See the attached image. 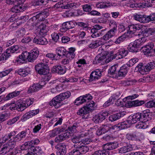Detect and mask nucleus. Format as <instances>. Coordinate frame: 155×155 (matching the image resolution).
Returning <instances> with one entry per match:
<instances>
[{
    "mask_svg": "<svg viewBox=\"0 0 155 155\" xmlns=\"http://www.w3.org/2000/svg\"><path fill=\"white\" fill-rule=\"evenodd\" d=\"M143 34L147 37L148 36L154 35L155 34V28H146L144 31Z\"/></svg>",
    "mask_w": 155,
    "mask_h": 155,
    "instance_id": "obj_44",
    "label": "nucleus"
},
{
    "mask_svg": "<svg viewBox=\"0 0 155 155\" xmlns=\"http://www.w3.org/2000/svg\"><path fill=\"white\" fill-rule=\"evenodd\" d=\"M8 141L4 145L2 148L0 147V155H4L9 152L14 147Z\"/></svg>",
    "mask_w": 155,
    "mask_h": 155,
    "instance_id": "obj_13",
    "label": "nucleus"
},
{
    "mask_svg": "<svg viewBox=\"0 0 155 155\" xmlns=\"http://www.w3.org/2000/svg\"><path fill=\"white\" fill-rule=\"evenodd\" d=\"M39 110L38 109L30 110L24 114L21 117V120L22 121H25L37 115L39 113Z\"/></svg>",
    "mask_w": 155,
    "mask_h": 155,
    "instance_id": "obj_12",
    "label": "nucleus"
},
{
    "mask_svg": "<svg viewBox=\"0 0 155 155\" xmlns=\"http://www.w3.org/2000/svg\"><path fill=\"white\" fill-rule=\"evenodd\" d=\"M93 98V97L89 94L80 96L76 98L74 103L77 105L81 104L86 102L87 103L90 102Z\"/></svg>",
    "mask_w": 155,
    "mask_h": 155,
    "instance_id": "obj_6",
    "label": "nucleus"
},
{
    "mask_svg": "<svg viewBox=\"0 0 155 155\" xmlns=\"http://www.w3.org/2000/svg\"><path fill=\"white\" fill-rule=\"evenodd\" d=\"M26 6L23 5L19 4L16 5L12 8L11 11L14 13H18L20 12H23L26 9Z\"/></svg>",
    "mask_w": 155,
    "mask_h": 155,
    "instance_id": "obj_24",
    "label": "nucleus"
},
{
    "mask_svg": "<svg viewBox=\"0 0 155 155\" xmlns=\"http://www.w3.org/2000/svg\"><path fill=\"white\" fill-rule=\"evenodd\" d=\"M108 52L103 51L100 54H98L95 58V60L96 64L101 63L102 64L106 58V56L108 55Z\"/></svg>",
    "mask_w": 155,
    "mask_h": 155,
    "instance_id": "obj_14",
    "label": "nucleus"
},
{
    "mask_svg": "<svg viewBox=\"0 0 155 155\" xmlns=\"http://www.w3.org/2000/svg\"><path fill=\"white\" fill-rule=\"evenodd\" d=\"M50 0H36L35 5H45L48 3Z\"/></svg>",
    "mask_w": 155,
    "mask_h": 155,
    "instance_id": "obj_58",
    "label": "nucleus"
},
{
    "mask_svg": "<svg viewBox=\"0 0 155 155\" xmlns=\"http://www.w3.org/2000/svg\"><path fill=\"white\" fill-rule=\"evenodd\" d=\"M145 2L144 4L146 7H151L152 4L155 3V0H145Z\"/></svg>",
    "mask_w": 155,
    "mask_h": 155,
    "instance_id": "obj_64",
    "label": "nucleus"
},
{
    "mask_svg": "<svg viewBox=\"0 0 155 155\" xmlns=\"http://www.w3.org/2000/svg\"><path fill=\"white\" fill-rule=\"evenodd\" d=\"M89 113V112L86 108V107L84 106L78 110L77 114L78 115L83 116L84 115L87 114Z\"/></svg>",
    "mask_w": 155,
    "mask_h": 155,
    "instance_id": "obj_45",
    "label": "nucleus"
},
{
    "mask_svg": "<svg viewBox=\"0 0 155 155\" xmlns=\"http://www.w3.org/2000/svg\"><path fill=\"white\" fill-rule=\"evenodd\" d=\"M16 134L15 132L13 131L5 135L2 137L3 142L8 141L14 147L17 142H19L25 137L27 134L26 131H23L15 136Z\"/></svg>",
    "mask_w": 155,
    "mask_h": 155,
    "instance_id": "obj_1",
    "label": "nucleus"
},
{
    "mask_svg": "<svg viewBox=\"0 0 155 155\" xmlns=\"http://www.w3.org/2000/svg\"><path fill=\"white\" fill-rule=\"evenodd\" d=\"M144 123L150 120L151 117V115L149 113H148L147 111H144L143 112Z\"/></svg>",
    "mask_w": 155,
    "mask_h": 155,
    "instance_id": "obj_54",
    "label": "nucleus"
},
{
    "mask_svg": "<svg viewBox=\"0 0 155 155\" xmlns=\"http://www.w3.org/2000/svg\"><path fill=\"white\" fill-rule=\"evenodd\" d=\"M88 134L87 132H83L81 134L72 137L71 138V140L72 142L75 143L74 145H76V144L78 145L81 144V138L84 136H86Z\"/></svg>",
    "mask_w": 155,
    "mask_h": 155,
    "instance_id": "obj_15",
    "label": "nucleus"
},
{
    "mask_svg": "<svg viewBox=\"0 0 155 155\" xmlns=\"http://www.w3.org/2000/svg\"><path fill=\"white\" fill-rule=\"evenodd\" d=\"M132 150V148L131 146L126 145L119 149V152L120 153H125L130 152Z\"/></svg>",
    "mask_w": 155,
    "mask_h": 155,
    "instance_id": "obj_41",
    "label": "nucleus"
},
{
    "mask_svg": "<svg viewBox=\"0 0 155 155\" xmlns=\"http://www.w3.org/2000/svg\"><path fill=\"white\" fill-rule=\"evenodd\" d=\"M29 52L27 51L22 52L21 54L19 56V58L17 59V61L21 62V61H25L27 59L28 60Z\"/></svg>",
    "mask_w": 155,
    "mask_h": 155,
    "instance_id": "obj_40",
    "label": "nucleus"
},
{
    "mask_svg": "<svg viewBox=\"0 0 155 155\" xmlns=\"http://www.w3.org/2000/svg\"><path fill=\"white\" fill-rule=\"evenodd\" d=\"M29 152L31 155H42L44 154L41 148L39 146L31 147Z\"/></svg>",
    "mask_w": 155,
    "mask_h": 155,
    "instance_id": "obj_18",
    "label": "nucleus"
},
{
    "mask_svg": "<svg viewBox=\"0 0 155 155\" xmlns=\"http://www.w3.org/2000/svg\"><path fill=\"white\" fill-rule=\"evenodd\" d=\"M146 39L144 37L141 38H140L135 40L134 41L132 42L135 46L137 48H139L141 45L143 44L146 41Z\"/></svg>",
    "mask_w": 155,
    "mask_h": 155,
    "instance_id": "obj_36",
    "label": "nucleus"
},
{
    "mask_svg": "<svg viewBox=\"0 0 155 155\" xmlns=\"http://www.w3.org/2000/svg\"><path fill=\"white\" fill-rule=\"evenodd\" d=\"M20 91L16 90L15 91L10 93L8 94V95L5 97V100H8L15 97H16L18 96L20 93Z\"/></svg>",
    "mask_w": 155,
    "mask_h": 155,
    "instance_id": "obj_39",
    "label": "nucleus"
},
{
    "mask_svg": "<svg viewBox=\"0 0 155 155\" xmlns=\"http://www.w3.org/2000/svg\"><path fill=\"white\" fill-rule=\"evenodd\" d=\"M31 148V145L28 141L25 142L24 144H22L20 147V149L21 150H28V152L30 150Z\"/></svg>",
    "mask_w": 155,
    "mask_h": 155,
    "instance_id": "obj_50",
    "label": "nucleus"
},
{
    "mask_svg": "<svg viewBox=\"0 0 155 155\" xmlns=\"http://www.w3.org/2000/svg\"><path fill=\"white\" fill-rule=\"evenodd\" d=\"M126 138L128 140H139L137 137L134 134H126Z\"/></svg>",
    "mask_w": 155,
    "mask_h": 155,
    "instance_id": "obj_51",
    "label": "nucleus"
},
{
    "mask_svg": "<svg viewBox=\"0 0 155 155\" xmlns=\"http://www.w3.org/2000/svg\"><path fill=\"white\" fill-rule=\"evenodd\" d=\"M107 114L105 112H102L94 116L93 120L96 123H99L106 118Z\"/></svg>",
    "mask_w": 155,
    "mask_h": 155,
    "instance_id": "obj_19",
    "label": "nucleus"
},
{
    "mask_svg": "<svg viewBox=\"0 0 155 155\" xmlns=\"http://www.w3.org/2000/svg\"><path fill=\"white\" fill-rule=\"evenodd\" d=\"M56 155H65L67 152L66 146L62 143L57 144L55 146Z\"/></svg>",
    "mask_w": 155,
    "mask_h": 155,
    "instance_id": "obj_10",
    "label": "nucleus"
},
{
    "mask_svg": "<svg viewBox=\"0 0 155 155\" xmlns=\"http://www.w3.org/2000/svg\"><path fill=\"white\" fill-rule=\"evenodd\" d=\"M118 147L117 142L108 143L104 145L103 150L95 151L92 155H109V150L114 149Z\"/></svg>",
    "mask_w": 155,
    "mask_h": 155,
    "instance_id": "obj_3",
    "label": "nucleus"
},
{
    "mask_svg": "<svg viewBox=\"0 0 155 155\" xmlns=\"http://www.w3.org/2000/svg\"><path fill=\"white\" fill-rule=\"evenodd\" d=\"M129 122H130V121H129L128 120L127 121H124L118 124L117 125H114L112 127L113 129L116 130L117 131H118L127 128L129 127V124H131L129 123Z\"/></svg>",
    "mask_w": 155,
    "mask_h": 155,
    "instance_id": "obj_16",
    "label": "nucleus"
},
{
    "mask_svg": "<svg viewBox=\"0 0 155 155\" xmlns=\"http://www.w3.org/2000/svg\"><path fill=\"white\" fill-rule=\"evenodd\" d=\"M95 103L93 101H90L87 103L86 106V108L89 112L91 111L94 110L95 107Z\"/></svg>",
    "mask_w": 155,
    "mask_h": 155,
    "instance_id": "obj_47",
    "label": "nucleus"
},
{
    "mask_svg": "<svg viewBox=\"0 0 155 155\" xmlns=\"http://www.w3.org/2000/svg\"><path fill=\"white\" fill-rule=\"evenodd\" d=\"M34 101V99L33 98H29L27 99L25 103L22 102V103L25 104L26 108L32 104Z\"/></svg>",
    "mask_w": 155,
    "mask_h": 155,
    "instance_id": "obj_55",
    "label": "nucleus"
},
{
    "mask_svg": "<svg viewBox=\"0 0 155 155\" xmlns=\"http://www.w3.org/2000/svg\"><path fill=\"white\" fill-rule=\"evenodd\" d=\"M117 67L118 66L117 65L111 66L108 71V74L111 75L115 74Z\"/></svg>",
    "mask_w": 155,
    "mask_h": 155,
    "instance_id": "obj_61",
    "label": "nucleus"
},
{
    "mask_svg": "<svg viewBox=\"0 0 155 155\" xmlns=\"http://www.w3.org/2000/svg\"><path fill=\"white\" fill-rule=\"evenodd\" d=\"M75 50L76 49L74 48L71 47L68 48V50H66L65 57L69 58L70 59H73L75 56Z\"/></svg>",
    "mask_w": 155,
    "mask_h": 155,
    "instance_id": "obj_28",
    "label": "nucleus"
},
{
    "mask_svg": "<svg viewBox=\"0 0 155 155\" xmlns=\"http://www.w3.org/2000/svg\"><path fill=\"white\" fill-rule=\"evenodd\" d=\"M39 51L36 49H34L29 52L28 61L29 62H31L35 60L39 55Z\"/></svg>",
    "mask_w": 155,
    "mask_h": 155,
    "instance_id": "obj_20",
    "label": "nucleus"
},
{
    "mask_svg": "<svg viewBox=\"0 0 155 155\" xmlns=\"http://www.w3.org/2000/svg\"><path fill=\"white\" fill-rule=\"evenodd\" d=\"M104 44V43L101 39L98 40L93 41L88 45L91 48H96L101 45Z\"/></svg>",
    "mask_w": 155,
    "mask_h": 155,
    "instance_id": "obj_32",
    "label": "nucleus"
},
{
    "mask_svg": "<svg viewBox=\"0 0 155 155\" xmlns=\"http://www.w3.org/2000/svg\"><path fill=\"white\" fill-rule=\"evenodd\" d=\"M52 71L59 74H63L66 72V69L63 66L57 65L53 67Z\"/></svg>",
    "mask_w": 155,
    "mask_h": 155,
    "instance_id": "obj_23",
    "label": "nucleus"
},
{
    "mask_svg": "<svg viewBox=\"0 0 155 155\" xmlns=\"http://www.w3.org/2000/svg\"><path fill=\"white\" fill-rule=\"evenodd\" d=\"M101 75V71L99 70H96L91 72L90 76V79L92 81L98 80Z\"/></svg>",
    "mask_w": 155,
    "mask_h": 155,
    "instance_id": "obj_30",
    "label": "nucleus"
},
{
    "mask_svg": "<svg viewBox=\"0 0 155 155\" xmlns=\"http://www.w3.org/2000/svg\"><path fill=\"white\" fill-rule=\"evenodd\" d=\"M141 28V26L139 25H130L127 28V33L132 34L137 31L139 30Z\"/></svg>",
    "mask_w": 155,
    "mask_h": 155,
    "instance_id": "obj_22",
    "label": "nucleus"
},
{
    "mask_svg": "<svg viewBox=\"0 0 155 155\" xmlns=\"http://www.w3.org/2000/svg\"><path fill=\"white\" fill-rule=\"evenodd\" d=\"M71 95V93L69 91H67L60 94L54 97L49 102V104L52 106H54L55 108L60 107L61 102L65 99H68Z\"/></svg>",
    "mask_w": 155,
    "mask_h": 155,
    "instance_id": "obj_2",
    "label": "nucleus"
},
{
    "mask_svg": "<svg viewBox=\"0 0 155 155\" xmlns=\"http://www.w3.org/2000/svg\"><path fill=\"white\" fill-rule=\"evenodd\" d=\"M79 123H74L72 126H70L68 127V130L72 133H76L78 131L79 127Z\"/></svg>",
    "mask_w": 155,
    "mask_h": 155,
    "instance_id": "obj_46",
    "label": "nucleus"
},
{
    "mask_svg": "<svg viewBox=\"0 0 155 155\" xmlns=\"http://www.w3.org/2000/svg\"><path fill=\"white\" fill-rule=\"evenodd\" d=\"M71 25V23L70 22L64 23L60 28V31L62 32H64L72 28L73 27Z\"/></svg>",
    "mask_w": 155,
    "mask_h": 155,
    "instance_id": "obj_35",
    "label": "nucleus"
},
{
    "mask_svg": "<svg viewBox=\"0 0 155 155\" xmlns=\"http://www.w3.org/2000/svg\"><path fill=\"white\" fill-rule=\"evenodd\" d=\"M39 86V85H38V84H33L29 87L27 91V93L31 94L37 92L40 89Z\"/></svg>",
    "mask_w": 155,
    "mask_h": 155,
    "instance_id": "obj_33",
    "label": "nucleus"
},
{
    "mask_svg": "<svg viewBox=\"0 0 155 155\" xmlns=\"http://www.w3.org/2000/svg\"><path fill=\"white\" fill-rule=\"evenodd\" d=\"M66 50L64 47H59L57 48L56 50V54L59 57L65 56Z\"/></svg>",
    "mask_w": 155,
    "mask_h": 155,
    "instance_id": "obj_38",
    "label": "nucleus"
},
{
    "mask_svg": "<svg viewBox=\"0 0 155 155\" xmlns=\"http://www.w3.org/2000/svg\"><path fill=\"white\" fill-rule=\"evenodd\" d=\"M60 132V128H56L54 129L49 132V136L50 137H53L56 136Z\"/></svg>",
    "mask_w": 155,
    "mask_h": 155,
    "instance_id": "obj_48",
    "label": "nucleus"
},
{
    "mask_svg": "<svg viewBox=\"0 0 155 155\" xmlns=\"http://www.w3.org/2000/svg\"><path fill=\"white\" fill-rule=\"evenodd\" d=\"M155 67V63L154 62H150L147 64L145 66V71H148L154 68Z\"/></svg>",
    "mask_w": 155,
    "mask_h": 155,
    "instance_id": "obj_52",
    "label": "nucleus"
},
{
    "mask_svg": "<svg viewBox=\"0 0 155 155\" xmlns=\"http://www.w3.org/2000/svg\"><path fill=\"white\" fill-rule=\"evenodd\" d=\"M139 22L141 23H147L151 21V16H147L145 15H142L141 16Z\"/></svg>",
    "mask_w": 155,
    "mask_h": 155,
    "instance_id": "obj_42",
    "label": "nucleus"
},
{
    "mask_svg": "<svg viewBox=\"0 0 155 155\" xmlns=\"http://www.w3.org/2000/svg\"><path fill=\"white\" fill-rule=\"evenodd\" d=\"M124 116L122 112L113 114L110 116L109 117V120L111 122L116 121L119 119L121 117Z\"/></svg>",
    "mask_w": 155,
    "mask_h": 155,
    "instance_id": "obj_37",
    "label": "nucleus"
},
{
    "mask_svg": "<svg viewBox=\"0 0 155 155\" xmlns=\"http://www.w3.org/2000/svg\"><path fill=\"white\" fill-rule=\"evenodd\" d=\"M18 74L22 77H25L29 74V72L25 69H20L18 72Z\"/></svg>",
    "mask_w": 155,
    "mask_h": 155,
    "instance_id": "obj_62",
    "label": "nucleus"
},
{
    "mask_svg": "<svg viewBox=\"0 0 155 155\" xmlns=\"http://www.w3.org/2000/svg\"><path fill=\"white\" fill-rule=\"evenodd\" d=\"M103 27L99 25H96L93 26L91 29V32L92 34L91 37L92 38H96L102 35L101 32H98V31L102 29Z\"/></svg>",
    "mask_w": 155,
    "mask_h": 155,
    "instance_id": "obj_11",
    "label": "nucleus"
},
{
    "mask_svg": "<svg viewBox=\"0 0 155 155\" xmlns=\"http://www.w3.org/2000/svg\"><path fill=\"white\" fill-rule=\"evenodd\" d=\"M154 47L153 43L151 42L148 44V45L144 46L141 48V50H142L144 54H147L150 53V51Z\"/></svg>",
    "mask_w": 155,
    "mask_h": 155,
    "instance_id": "obj_31",
    "label": "nucleus"
},
{
    "mask_svg": "<svg viewBox=\"0 0 155 155\" xmlns=\"http://www.w3.org/2000/svg\"><path fill=\"white\" fill-rule=\"evenodd\" d=\"M78 6V4L76 3H67L66 5H65L63 6H62V8L63 7L64 9H69L70 8H74L77 7Z\"/></svg>",
    "mask_w": 155,
    "mask_h": 155,
    "instance_id": "obj_49",
    "label": "nucleus"
},
{
    "mask_svg": "<svg viewBox=\"0 0 155 155\" xmlns=\"http://www.w3.org/2000/svg\"><path fill=\"white\" fill-rule=\"evenodd\" d=\"M74 148H77L81 154L86 153L89 150L88 147L81 144L78 145L76 144L74 145Z\"/></svg>",
    "mask_w": 155,
    "mask_h": 155,
    "instance_id": "obj_27",
    "label": "nucleus"
},
{
    "mask_svg": "<svg viewBox=\"0 0 155 155\" xmlns=\"http://www.w3.org/2000/svg\"><path fill=\"white\" fill-rule=\"evenodd\" d=\"M38 68L37 69L39 71L38 74H40L45 75L49 72V69L48 65H44V67H43L42 70L40 71H39L40 68V67Z\"/></svg>",
    "mask_w": 155,
    "mask_h": 155,
    "instance_id": "obj_43",
    "label": "nucleus"
},
{
    "mask_svg": "<svg viewBox=\"0 0 155 155\" xmlns=\"http://www.w3.org/2000/svg\"><path fill=\"white\" fill-rule=\"evenodd\" d=\"M19 46L18 45L13 46L7 49L6 52L4 54H2L0 57L1 60H5L7 58H8L11 55V54L14 53L19 49Z\"/></svg>",
    "mask_w": 155,
    "mask_h": 155,
    "instance_id": "obj_7",
    "label": "nucleus"
},
{
    "mask_svg": "<svg viewBox=\"0 0 155 155\" xmlns=\"http://www.w3.org/2000/svg\"><path fill=\"white\" fill-rule=\"evenodd\" d=\"M39 34L41 36H45L46 35L48 30V27L46 25L41 23L38 27Z\"/></svg>",
    "mask_w": 155,
    "mask_h": 155,
    "instance_id": "obj_26",
    "label": "nucleus"
},
{
    "mask_svg": "<svg viewBox=\"0 0 155 155\" xmlns=\"http://www.w3.org/2000/svg\"><path fill=\"white\" fill-rule=\"evenodd\" d=\"M145 103L144 101H139L136 100L132 101L128 100L126 104V105L127 107H137L141 106L143 104Z\"/></svg>",
    "mask_w": 155,
    "mask_h": 155,
    "instance_id": "obj_17",
    "label": "nucleus"
},
{
    "mask_svg": "<svg viewBox=\"0 0 155 155\" xmlns=\"http://www.w3.org/2000/svg\"><path fill=\"white\" fill-rule=\"evenodd\" d=\"M9 108L11 110H17L18 111H22L26 108L25 104L21 101L16 102L15 104L11 105Z\"/></svg>",
    "mask_w": 155,
    "mask_h": 155,
    "instance_id": "obj_9",
    "label": "nucleus"
},
{
    "mask_svg": "<svg viewBox=\"0 0 155 155\" xmlns=\"http://www.w3.org/2000/svg\"><path fill=\"white\" fill-rule=\"evenodd\" d=\"M109 5V4L106 2H99L97 5V7L100 8H105L108 7Z\"/></svg>",
    "mask_w": 155,
    "mask_h": 155,
    "instance_id": "obj_56",
    "label": "nucleus"
},
{
    "mask_svg": "<svg viewBox=\"0 0 155 155\" xmlns=\"http://www.w3.org/2000/svg\"><path fill=\"white\" fill-rule=\"evenodd\" d=\"M117 52L116 53L113 55V52L112 51L110 52V57L105 60V62L108 63L114 59H117L122 58L125 57L128 53V51L123 48H118Z\"/></svg>",
    "mask_w": 155,
    "mask_h": 155,
    "instance_id": "obj_4",
    "label": "nucleus"
},
{
    "mask_svg": "<svg viewBox=\"0 0 155 155\" xmlns=\"http://www.w3.org/2000/svg\"><path fill=\"white\" fill-rule=\"evenodd\" d=\"M129 66L127 64L124 65L120 68V69L118 72L117 75L119 76H124L128 72Z\"/></svg>",
    "mask_w": 155,
    "mask_h": 155,
    "instance_id": "obj_25",
    "label": "nucleus"
},
{
    "mask_svg": "<svg viewBox=\"0 0 155 155\" xmlns=\"http://www.w3.org/2000/svg\"><path fill=\"white\" fill-rule=\"evenodd\" d=\"M139 113H137L132 116L129 117L128 121H130L129 123L133 124L136 123L138 121H140V116H139Z\"/></svg>",
    "mask_w": 155,
    "mask_h": 155,
    "instance_id": "obj_34",
    "label": "nucleus"
},
{
    "mask_svg": "<svg viewBox=\"0 0 155 155\" xmlns=\"http://www.w3.org/2000/svg\"><path fill=\"white\" fill-rule=\"evenodd\" d=\"M104 133L107 132L111 128V126L110 124H106L102 125L101 127Z\"/></svg>",
    "mask_w": 155,
    "mask_h": 155,
    "instance_id": "obj_60",
    "label": "nucleus"
},
{
    "mask_svg": "<svg viewBox=\"0 0 155 155\" xmlns=\"http://www.w3.org/2000/svg\"><path fill=\"white\" fill-rule=\"evenodd\" d=\"M127 48L130 51L136 52L137 51V48L135 47L132 42H131L130 43L128 46Z\"/></svg>",
    "mask_w": 155,
    "mask_h": 155,
    "instance_id": "obj_53",
    "label": "nucleus"
},
{
    "mask_svg": "<svg viewBox=\"0 0 155 155\" xmlns=\"http://www.w3.org/2000/svg\"><path fill=\"white\" fill-rule=\"evenodd\" d=\"M126 38L125 35H122L119 37L115 41L116 44H119L121 42L123 41Z\"/></svg>",
    "mask_w": 155,
    "mask_h": 155,
    "instance_id": "obj_63",
    "label": "nucleus"
},
{
    "mask_svg": "<svg viewBox=\"0 0 155 155\" xmlns=\"http://www.w3.org/2000/svg\"><path fill=\"white\" fill-rule=\"evenodd\" d=\"M44 36L37 38H35L33 40V42L35 43L41 45H46L48 43V41L47 39L45 38Z\"/></svg>",
    "mask_w": 155,
    "mask_h": 155,
    "instance_id": "obj_29",
    "label": "nucleus"
},
{
    "mask_svg": "<svg viewBox=\"0 0 155 155\" xmlns=\"http://www.w3.org/2000/svg\"><path fill=\"white\" fill-rule=\"evenodd\" d=\"M70 136V132L65 131L64 133L56 137L55 138V142L57 143L61 142L67 138H69Z\"/></svg>",
    "mask_w": 155,
    "mask_h": 155,
    "instance_id": "obj_21",
    "label": "nucleus"
},
{
    "mask_svg": "<svg viewBox=\"0 0 155 155\" xmlns=\"http://www.w3.org/2000/svg\"><path fill=\"white\" fill-rule=\"evenodd\" d=\"M49 15L48 9H46L41 11V12L37 14L35 16H33L32 19L33 20L38 19V20L42 21H44Z\"/></svg>",
    "mask_w": 155,
    "mask_h": 155,
    "instance_id": "obj_8",
    "label": "nucleus"
},
{
    "mask_svg": "<svg viewBox=\"0 0 155 155\" xmlns=\"http://www.w3.org/2000/svg\"><path fill=\"white\" fill-rule=\"evenodd\" d=\"M25 34V30L24 28H22L16 31V35L18 37H23Z\"/></svg>",
    "mask_w": 155,
    "mask_h": 155,
    "instance_id": "obj_59",
    "label": "nucleus"
},
{
    "mask_svg": "<svg viewBox=\"0 0 155 155\" xmlns=\"http://www.w3.org/2000/svg\"><path fill=\"white\" fill-rule=\"evenodd\" d=\"M109 25L111 29L103 37V39L105 41H107L114 36L117 31V24L114 20H109Z\"/></svg>",
    "mask_w": 155,
    "mask_h": 155,
    "instance_id": "obj_5",
    "label": "nucleus"
},
{
    "mask_svg": "<svg viewBox=\"0 0 155 155\" xmlns=\"http://www.w3.org/2000/svg\"><path fill=\"white\" fill-rule=\"evenodd\" d=\"M114 98V96H111L109 98V100L104 104L103 105V107H106L113 104L114 101L113 100V98Z\"/></svg>",
    "mask_w": 155,
    "mask_h": 155,
    "instance_id": "obj_57",
    "label": "nucleus"
}]
</instances>
